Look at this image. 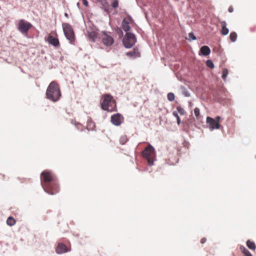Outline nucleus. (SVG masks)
<instances>
[{"mask_svg": "<svg viewBox=\"0 0 256 256\" xmlns=\"http://www.w3.org/2000/svg\"><path fill=\"white\" fill-rule=\"evenodd\" d=\"M95 127V124L94 122L90 119H89L87 121L86 128L88 130H92Z\"/></svg>", "mask_w": 256, "mask_h": 256, "instance_id": "nucleus-19", "label": "nucleus"}, {"mask_svg": "<svg viewBox=\"0 0 256 256\" xmlns=\"http://www.w3.org/2000/svg\"><path fill=\"white\" fill-rule=\"evenodd\" d=\"M172 115L176 118H177L178 116H179L176 112H173Z\"/></svg>", "mask_w": 256, "mask_h": 256, "instance_id": "nucleus-36", "label": "nucleus"}, {"mask_svg": "<svg viewBox=\"0 0 256 256\" xmlns=\"http://www.w3.org/2000/svg\"><path fill=\"white\" fill-rule=\"evenodd\" d=\"M88 36L90 40L95 42L98 37V34L96 31L92 30L88 32Z\"/></svg>", "mask_w": 256, "mask_h": 256, "instance_id": "nucleus-15", "label": "nucleus"}, {"mask_svg": "<svg viewBox=\"0 0 256 256\" xmlns=\"http://www.w3.org/2000/svg\"><path fill=\"white\" fill-rule=\"evenodd\" d=\"M142 156L147 160L150 166H152L155 158L154 149L153 146L149 144L142 152Z\"/></svg>", "mask_w": 256, "mask_h": 256, "instance_id": "nucleus-4", "label": "nucleus"}, {"mask_svg": "<svg viewBox=\"0 0 256 256\" xmlns=\"http://www.w3.org/2000/svg\"><path fill=\"white\" fill-rule=\"evenodd\" d=\"M177 110L178 112L182 115H184L186 114V112L182 108L181 106H179L177 107Z\"/></svg>", "mask_w": 256, "mask_h": 256, "instance_id": "nucleus-28", "label": "nucleus"}, {"mask_svg": "<svg viewBox=\"0 0 256 256\" xmlns=\"http://www.w3.org/2000/svg\"><path fill=\"white\" fill-rule=\"evenodd\" d=\"M207 66L213 68H214V64L211 60H208L206 62Z\"/></svg>", "mask_w": 256, "mask_h": 256, "instance_id": "nucleus-29", "label": "nucleus"}, {"mask_svg": "<svg viewBox=\"0 0 256 256\" xmlns=\"http://www.w3.org/2000/svg\"><path fill=\"white\" fill-rule=\"evenodd\" d=\"M62 28L64 36L67 40L71 44H74L76 40V37L72 26L68 23H64L62 24Z\"/></svg>", "mask_w": 256, "mask_h": 256, "instance_id": "nucleus-5", "label": "nucleus"}, {"mask_svg": "<svg viewBox=\"0 0 256 256\" xmlns=\"http://www.w3.org/2000/svg\"><path fill=\"white\" fill-rule=\"evenodd\" d=\"M240 250L244 256H252L250 252L243 246H240Z\"/></svg>", "mask_w": 256, "mask_h": 256, "instance_id": "nucleus-20", "label": "nucleus"}, {"mask_svg": "<svg viewBox=\"0 0 256 256\" xmlns=\"http://www.w3.org/2000/svg\"><path fill=\"white\" fill-rule=\"evenodd\" d=\"M188 38L190 40H196V37L194 36V33L192 32H191L188 34Z\"/></svg>", "mask_w": 256, "mask_h": 256, "instance_id": "nucleus-31", "label": "nucleus"}, {"mask_svg": "<svg viewBox=\"0 0 256 256\" xmlns=\"http://www.w3.org/2000/svg\"><path fill=\"white\" fill-rule=\"evenodd\" d=\"M214 120L219 122L220 120V116H217Z\"/></svg>", "mask_w": 256, "mask_h": 256, "instance_id": "nucleus-39", "label": "nucleus"}, {"mask_svg": "<svg viewBox=\"0 0 256 256\" xmlns=\"http://www.w3.org/2000/svg\"><path fill=\"white\" fill-rule=\"evenodd\" d=\"M123 116L120 114H114L111 116L110 121L115 126H119L124 122Z\"/></svg>", "mask_w": 256, "mask_h": 256, "instance_id": "nucleus-11", "label": "nucleus"}, {"mask_svg": "<svg viewBox=\"0 0 256 256\" xmlns=\"http://www.w3.org/2000/svg\"><path fill=\"white\" fill-rule=\"evenodd\" d=\"M220 22L222 27V34L224 36L228 34L229 32V30L226 28V22L225 21H220Z\"/></svg>", "mask_w": 256, "mask_h": 256, "instance_id": "nucleus-16", "label": "nucleus"}, {"mask_svg": "<svg viewBox=\"0 0 256 256\" xmlns=\"http://www.w3.org/2000/svg\"><path fill=\"white\" fill-rule=\"evenodd\" d=\"M70 248H68L66 245L62 243H58V246L56 248V252L58 254H62L63 253L66 252H70Z\"/></svg>", "mask_w": 256, "mask_h": 256, "instance_id": "nucleus-13", "label": "nucleus"}, {"mask_svg": "<svg viewBox=\"0 0 256 256\" xmlns=\"http://www.w3.org/2000/svg\"><path fill=\"white\" fill-rule=\"evenodd\" d=\"M82 1L84 5L86 7L88 6V2L86 0H82Z\"/></svg>", "mask_w": 256, "mask_h": 256, "instance_id": "nucleus-34", "label": "nucleus"}, {"mask_svg": "<svg viewBox=\"0 0 256 256\" xmlns=\"http://www.w3.org/2000/svg\"><path fill=\"white\" fill-rule=\"evenodd\" d=\"M131 21V19L130 18H124L122 22V28L123 30L126 32L130 30V26H129L130 22Z\"/></svg>", "mask_w": 256, "mask_h": 256, "instance_id": "nucleus-14", "label": "nucleus"}, {"mask_svg": "<svg viewBox=\"0 0 256 256\" xmlns=\"http://www.w3.org/2000/svg\"><path fill=\"white\" fill-rule=\"evenodd\" d=\"M206 122L209 124L210 128L211 130H213L214 128H220V123L214 119L210 116H208L206 118Z\"/></svg>", "mask_w": 256, "mask_h": 256, "instance_id": "nucleus-12", "label": "nucleus"}, {"mask_svg": "<svg viewBox=\"0 0 256 256\" xmlns=\"http://www.w3.org/2000/svg\"><path fill=\"white\" fill-rule=\"evenodd\" d=\"M128 139L126 135L122 136L120 139V142L121 144H124L128 141Z\"/></svg>", "mask_w": 256, "mask_h": 256, "instance_id": "nucleus-23", "label": "nucleus"}, {"mask_svg": "<svg viewBox=\"0 0 256 256\" xmlns=\"http://www.w3.org/2000/svg\"><path fill=\"white\" fill-rule=\"evenodd\" d=\"M32 26V25L29 22L24 19L19 20L18 24V30L22 34H26Z\"/></svg>", "mask_w": 256, "mask_h": 256, "instance_id": "nucleus-7", "label": "nucleus"}, {"mask_svg": "<svg viewBox=\"0 0 256 256\" xmlns=\"http://www.w3.org/2000/svg\"><path fill=\"white\" fill-rule=\"evenodd\" d=\"M167 98L168 100L172 102L174 100V95L173 93L170 92L168 94Z\"/></svg>", "mask_w": 256, "mask_h": 256, "instance_id": "nucleus-27", "label": "nucleus"}, {"mask_svg": "<svg viewBox=\"0 0 256 256\" xmlns=\"http://www.w3.org/2000/svg\"><path fill=\"white\" fill-rule=\"evenodd\" d=\"M126 55L130 57H138L140 56V52L138 49L134 48L132 51L127 52Z\"/></svg>", "mask_w": 256, "mask_h": 256, "instance_id": "nucleus-17", "label": "nucleus"}, {"mask_svg": "<svg viewBox=\"0 0 256 256\" xmlns=\"http://www.w3.org/2000/svg\"><path fill=\"white\" fill-rule=\"evenodd\" d=\"M246 246L250 249L253 250H254L256 248V246L254 242L250 241V240H248L246 242Z\"/></svg>", "mask_w": 256, "mask_h": 256, "instance_id": "nucleus-21", "label": "nucleus"}, {"mask_svg": "<svg viewBox=\"0 0 256 256\" xmlns=\"http://www.w3.org/2000/svg\"><path fill=\"white\" fill-rule=\"evenodd\" d=\"M47 188H42L44 190L46 193L54 195L57 194L59 192V186L58 180L54 182H50L49 184L47 185Z\"/></svg>", "mask_w": 256, "mask_h": 256, "instance_id": "nucleus-9", "label": "nucleus"}, {"mask_svg": "<svg viewBox=\"0 0 256 256\" xmlns=\"http://www.w3.org/2000/svg\"><path fill=\"white\" fill-rule=\"evenodd\" d=\"M46 94L48 99L54 102L58 101L61 96L58 84L55 81L51 82L47 88Z\"/></svg>", "mask_w": 256, "mask_h": 256, "instance_id": "nucleus-1", "label": "nucleus"}, {"mask_svg": "<svg viewBox=\"0 0 256 256\" xmlns=\"http://www.w3.org/2000/svg\"><path fill=\"white\" fill-rule=\"evenodd\" d=\"M102 102L101 104V108L102 110L108 112L116 110V106L115 100L112 96L110 94H104L102 95Z\"/></svg>", "mask_w": 256, "mask_h": 256, "instance_id": "nucleus-2", "label": "nucleus"}, {"mask_svg": "<svg viewBox=\"0 0 256 256\" xmlns=\"http://www.w3.org/2000/svg\"><path fill=\"white\" fill-rule=\"evenodd\" d=\"M112 6L114 8H116L118 7V0H114L112 4Z\"/></svg>", "mask_w": 256, "mask_h": 256, "instance_id": "nucleus-30", "label": "nucleus"}, {"mask_svg": "<svg viewBox=\"0 0 256 256\" xmlns=\"http://www.w3.org/2000/svg\"><path fill=\"white\" fill-rule=\"evenodd\" d=\"M228 70L226 68H224L222 70V78L223 80H225L228 74Z\"/></svg>", "mask_w": 256, "mask_h": 256, "instance_id": "nucleus-26", "label": "nucleus"}, {"mask_svg": "<svg viewBox=\"0 0 256 256\" xmlns=\"http://www.w3.org/2000/svg\"><path fill=\"white\" fill-rule=\"evenodd\" d=\"M136 38L134 34L126 32L122 40L124 46L126 48H132L136 42Z\"/></svg>", "mask_w": 256, "mask_h": 256, "instance_id": "nucleus-6", "label": "nucleus"}, {"mask_svg": "<svg viewBox=\"0 0 256 256\" xmlns=\"http://www.w3.org/2000/svg\"><path fill=\"white\" fill-rule=\"evenodd\" d=\"M16 222V220L12 216H9L6 220V224L10 226H12Z\"/></svg>", "mask_w": 256, "mask_h": 256, "instance_id": "nucleus-22", "label": "nucleus"}, {"mask_svg": "<svg viewBox=\"0 0 256 256\" xmlns=\"http://www.w3.org/2000/svg\"><path fill=\"white\" fill-rule=\"evenodd\" d=\"M100 38L103 44L106 46H110L114 43V39L110 32H102Z\"/></svg>", "mask_w": 256, "mask_h": 256, "instance_id": "nucleus-8", "label": "nucleus"}, {"mask_svg": "<svg viewBox=\"0 0 256 256\" xmlns=\"http://www.w3.org/2000/svg\"><path fill=\"white\" fill-rule=\"evenodd\" d=\"M58 178L55 174L50 170H44L40 174L41 185L42 188H47V185L50 182L58 181Z\"/></svg>", "mask_w": 256, "mask_h": 256, "instance_id": "nucleus-3", "label": "nucleus"}, {"mask_svg": "<svg viewBox=\"0 0 256 256\" xmlns=\"http://www.w3.org/2000/svg\"><path fill=\"white\" fill-rule=\"evenodd\" d=\"M182 93L186 96L188 97L190 96V94L185 88L183 89Z\"/></svg>", "mask_w": 256, "mask_h": 256, "instance_id": "nucleus-32", "label": "nucleus"}, {"mask_svg": "<svg viewBox=\"0 0 256 256\" xmlns=\"http://www.w3.org/2000/svg\"><path fill=\"white\" fill-rule=\"evenodd\" d=\"M52 34H54L56 36V37H54L52 34H50L47 38L48 42L54 46L55 48H58L60 46L59 40L58 38V34L56 32H52Z\"/></svg>", "mask_w": 256, "mask_h": 256, "instance_id": "nucleus-10", "label": "nucleus"}, {"mask_svg": "<svg viewBox=\"0 0 256 256\" xmlns=\"http://www.w3.org/2000/svg\"><path fill=\"white\" fill-rule=\"evenodd\" d=\"M200 52L204 56H208L210 54V50L208 46H202L200 50Z\"/></svg>", "mask_w": 256, "mask_h": 256, "instance_id": "nucleus-18", "label": "nucleus"}, {"mask_svg": "<svg viewBox=\"0 0 256 256\" xmlns=\"http://www.w3.org/2000/svg\"><path fill=\"white\" fill-rule=\"evenodd\" d=\"M206 241V239L205 238H203L200 240V243L203 244L205 243Z\"/></svg>", "mask_w": 256, "mask_h": 256, "instance_id": "nucleus-35", "label": "nucleus"}, {"mask_svg": "<svg viewBox=\"0 0 256 256\" xmlns=\"http://www.w3.org/2000/svg\"><path fill=\"white\" fill-rule=\"evenodd\" d=\"M176 120H177V123L178 125H180V118L179 116H178V118H176Z\"/></svg>", "mask_w": 256, "mask_h": 256, "instance_id": "nucleus-38", "label": "nucleus"}, {"mask_svg": "<svg viewBox=\"0 0 256 256\" xmlns=\"http://www.w3.org/2000/svg\"><path fill=\"white\" fill-rule=\"evenodd\" d=\"M230 38L232 42H234L237 38V34L235 32H232L230 35Z\"/></svg>", "mask_w": 256, "mask_h": 256, "instance_id": "nucleus-24", "label": "nucleus"}, {"mask_svg": "<svg viewBox=\"0 0 256 256\" xmlns=\"http://www.w3.org/2000/svg\"><path fill=\"white\" fill-rule=\"evenodd\" d=\"M228 10L230 12H232L234 10L232 6H230Z\"/></svg>", "mask_w": 256, "mask_h": 256, "instance_id": "nucleus-37", "label": "nucleus"}, {"mask_svg": "<svg viewBox=\"0 0 256 256\" xmlns=\"http://www.w3.org/2000/svg\"><path fill=\"white\" fill-rule=\"evenodd\" d=\"M194 114L198 120H200L201 118L200 115V110L198 108H196L194 110Z\"/></svg>", "mask_w": 256, "mask_h": 256, "instance_id": "nucleus-25", "label": "nucleus"}, {"mask_svg": "<svg viewBox=\"0 0 256 256\" xmlns=\"http://www.w3.org/2000/svg\"><path fill=\"white\" fill-rule=\"evenodd\" d=\"M118 35L120 37H122L123 36L122 32V31L121 30H120L119 28L118 30Z\"/></svg>", "mask_w": 256, "mask_h": 256, "instance_id": "nucleus-33", "label": "nucleus"}]
</instances>
